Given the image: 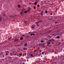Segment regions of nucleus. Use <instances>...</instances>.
Listing matches in <instances>:
<instances>
[{
  "label": "nucleus",
  "instance_id": "1",
  "mask_svg": "<svg viewBox=\"0 0 64 64\" xmlns=\"http://www.w3.org/2000/svg\"><path fill=\"white\" fill-rule=\"evenodd\" d=\"M38 23H41L43 22V21L41 20H40L38 22Z\"/></svg>",
  "mask_w": 64,
  "mask_h": 64
},
{
  "label": "nucleus",
  "instance_id": "2",
  "mask_svg": "<svg viewBox=\"0 0 64 64\" xmlns=\"http://www.w3.org/2000/svg\"><path fill=\"white\" fill-rule=\"evenodd\" d=\"M31 8L29 7H28V12H29V11H30V10H31Z\"/></svg>",
  "mask_w": 64,
  "mask_h": 64
},
{
  "label": "nucleus",
  "instance_id": "3",
  "mask_svg": "<svg viewBox=\"0 0 64 64\" xmlns=\"http://www.w3.org/2000/svg\"><path fill=\"white\" fill-rule=\"evenodd\" d=\"M35 26H34V25H32V29H34V27Z\"/></svg>",
  "mask_w": 64,
  "mask_h": 64
},
{
  "label": "nucleus",
  "instance_id": "4",
  "mask_svg": "<svg viewBox=\"0 0 64 64\" xmlns=\"http://www.w3.org/2000/svg\"><path fill=\"white\" fill-rule=\"evenodd\" d=\"M38 23H39V22H37L36 23V25L37 26H39V24H38Z\"/></svg>",
  "mask_w": 64,
  "mask_h": 64
},
{
  "label": "nucleus",
  "instance_id": "5",
  "mask_svg": "<svg viewBox=\"0 0 64 64\" xmlns=\"http://www.w3.org/2000/svg\"><path fill=\"white\" fill-rule=\"evenodd\" d=\"M28 12V11L27 10H25L24 11V13H27V12Z\"/></svg>",
  "mask_w": 64,
  "mask_h": 64
},
{
  "label": "nucleus",
  "instance_id": "6",
  "mask_svg": "<svg viewBox=\"0 0 64 64\" xmlns=\"http://www.w3.org/2000/svg\"><path fill=\"white\" fill-rule=\"evenodd\" d=\"M3 54V53L1 51H0V55H2Z\"/></svg>",
  "mask_w": 64,
  "mask_h": 64
},
{
  "label": "nucleus",
  "instance_id": "7",
  "mask_svg": "<svg viewBox=\"0 0 64 64\" xmlns=\"http://www.w3.org/2000/svg\"><path fill=\"white\" fill-rule=\"evenodd\" d=\"M20 39L21 40H22L23 39V38L22 37H21L20 38Z\"/></svg>",
  "mask_w": 64,
  "mask_h": 64
},
{
  "label": "nucleus",
  "instance_id": "8",
  "mask_svg": "<svg viewBox=\"0 0 64 64\" xmlns=\"http://www.w3.org/2000/svg\"><path fill=\"white\" fill-rule=\"evenodd\" d=\"M60 38V37L59 36H58L56 37V38L58 39H59V38Z\"/></svg>",
  "mask_w": 64,
  "mask_h": 64
},
{
  "label": "nucleus",
  "instance_id": "9",
  "mask_svg": "<svg viewBox=\"0 0 64 64\" xmlns=\"http://www.w3.org/2000/svg\"><path fill=\"white\" fill-rule=\"evenodd\" d=\"M14 41H18V39H16L15 40H14Z\"/></svg>",
  "mask_w": 64,
  "mask_h": 64
},
{
  "label": "nucleus",
  "instance_id": "10",
  "mask_svg": "<svg viewBox=\"0 0 64 64\" xmlns=\"http://www.w3.org/2000/svg\"><path fill=\"white\" fill-rule=\"evenodd\" d=\"M40 15H41V16H43V12H41Z\"/></svg>",
  "mask_w": 64,
  "mask_h": 64
},
{
  "label": "nucleus",
  "instance_id": "11",
  "mask_svg": "<svg viewBox=\"0 0 64 64\" xmlns=\"http://www.w3.org/2000/svg\"><path fill=\"white\" fill-rule=\"evenodd\" d=\"M18 8H20V5H18Z\"/></svg>",
  "mask_w": 64,
  "mask_h": 64
},
{
  "label": "nucleus",
  "instance_id": "12",
  "mask_svg": "<svg viewBox=\"0 0 64 64\" xmlns=\"http://www.w3.org/2000/svg\"><path fill=\"white\" fill-rule=\"evenodd\" d=\"M4 16V17H6V14H4L3 15Z\"/></svg>",
  "mask_w": 64,
  "mask_h": 64
},
{
  "label": "nucleus",
  "instance_id": "13",
  "mask_svg": "<svg viewBox=\"0 0 64 64\" xmlns=\"http://www.w3.org/2000/svg\"><path fill=\"white\" fill-rule=\"evenodd\" d=\"M8 59H11V57H10V56H9L8 57Z\"/></svg>",
  "mask_w": 64,
  "mask_h": 64
},
{
  "label": "nucleus",
  "instance_id": "14",
  "mask_svg": "<svg viewBox=\"0 0 64 64\" xmlns=\"http://www.w3.org/2000/svg\"><path fill=\"white\" fill-rule=\"evenodd\" d=\"M20 13L21 15H22V14H23V12H21Z\"/></svg>",
  "mask_w": 64,
  "mask_h": 64
},
{
  "label": "nucleus",
  "instance_id": "15",
  "mask_svg": "<svg viewBox=\"0 0 64 64\" xmlns=\"http://www.w3.org/2000/svg\"><path fill=\"white\" fill-rule=\"evenodd\" d=\"M61 44V42H59L58 43V45H60Z\"/></svg>",
  "mask_w": 64,
  "mask_h": 64
},
{
  "label": "nucleus",
  "instance_id": "16",
  "mask_svg": "<svg viewBox=\"0 0 64 64\" xmlns=\"http://www.w3.org/2000/svg\"><path fill=\"white\" fill-rule=\"evenodd\" d=\"M35 5H36L37 4V3L36 2H35L34 3Z\"/></svg>",
  "mask_w": 64,
  "mask_h": 64
},
{
  "label": "nucleus",
  "instance_id": "17",
  "mask_svg": "<svg viewBox=\"0 0 64 64\" xmlns=\"http://www.w3.org/2000/svg\"><path fill=\"white\" fill-rule=\"evenodd\" d=\"M36 52H38V50H35Z\"/></svg>",
  "mask_w": 64,
  "mask_h": 64
},
{
  "label": "nucleus",
  "instance_id": "18",
  "mask_svg": "<svg viewBox=\"0 0 64 64\" xmlns=\"http://www.w3.org/2000/svg\"><path fill=\"white\" fill-rule=\"evenodd\" d=\"M37 7H40V5L39 4H38L37 5Z\"/></svg>",
  "mask_w": 64,
  "mask_h": 64
},
{
  "label": "nucleus",
  "instance_id": "19",
  "mask_svg": "<svg viewBox=\"0 0 64 64\" xmlns=\"http://www.w3.org/2000/svg\"><path fill=\"white\" fill-rule=\"evenodd\" d=\"M41 42L42 43H43V42H44V40H42L41 41Z\"/></svg>",
  "mask_w": 64,
  "mask_h": 64
},
{
  "label": "nucleus",
  "instance_id": "20",
  "mask_svg": "<svg viewBox=\"0 0 64 64\" xmlns=\"http://www.w3.org/2000/svg\"><path fill=\"white\" fill-rule=\"evenodd\" d=\"M2 17H0V20H1L2 19Z\"/></svg>",
  "mask_w": 64,
  "mask_h": 64
},
{
  "label": "nucleus",
  "instance_id": "21",
  "mask_svg": "<svg viewBox=\"0 0 64 64\" xmlns=\"http://www.w3.org/2000/svg\"><path fill=\"white\" fill-rule=\"evenodd\" d=\"M26 44H24V46H26L27 45V42H26L25 43Z\"/></svg>",
  "mask_w": 64,
  "mask_h": 64
},
{
  "label": "nucleus",
  "instance_id": "22",
  "mask_svg": "<svg viewBox=\"0 0 64 64\" xmlns=\"http://www.w3.org/2000/svg\"><path fill=\"white\" fill-rule=\"evenodd\" d=\"M8 52V51H7L6 52V53H9Z\"/></svg>",
  "mask_w": 64,
  "mask_h": 64
},
{
  "label": "nucleus",
  "instance_id": "23",
  "mask_svg": "<svg viewBox=\"0 0 64 64\" xmlns=\"http://www.w3.org/2000/svg\"><path fill=\"white\" fill-rule=\"evenodd\" d=\"M34 9H36V7L35 6H34Z\"/></svg>",
  "mask_w": 64,
  "mask_h": 64
},
{
  "label": "nucleus",
  "instance_id": "24",
  "mask_svg": "<svg viewBox=\"0 0 64 64\" xmlns=\"http://www.w3.org/2000/svg\"><path fill=\"white\" fill-rule=\"evenodd\" d=\"M45 12H46V13H47V12H48L47 10L45 11Z\"/></svg>",
  "mask_w": 64,
  "mask_h": 64
},
{
  "label": "nucleus",
  "instance_id": "25",
  "mask_svg": "<svg viewBox=\"0 0 64 64\" xmlns=\"http://www.w3.org/2000/svg\"><path fill=\"white\" fill-rule=\"evenodd\" d=\"M24 23H27V21H24Z\"/></svg>",
  "mask_w": 64,
  "mask_h": 64
},
{
  "label": "nucleus",
  "instance_id": "26",
  "mask_svg": "<svg viewBox=\"0 0 64 64\" xmlns=\"http://www.w3.org/2000/svg\"><path fill=\"white\" fill-rule=\"evenodd\" d=\"M55 24H56V23H58V22H55Z\"/></svg>",
  "mask_w": 64,
  "mask_h": 64
},
{
  "label": "nucleus",
  "instance_id": "27",
  "mask_svg": "<svg viewBox=\"0 0 64 64\" xmlns=\"http://www.w3.org/2000/svg\"><path fill=\"white\" fill-rule=\"evenodd\" d=\"M30 56H33V54H30Z\"/></svg>",
  "mask_w": 64,
  "mask_h": 64
},
{
  "label": "nucleus",
  "instance_id": "28",
  "mask_svg": "<svg viewBox=\"0 0 64 64\" xmlns=\"http://www.w3.org/2000/svg\"><path fill=\"white\" fill-rule=\"evenodd\" d=\"M29 37V36L28 35L26 36V37Z\"/></svg>",
  "mask_w": 64,
  "mask_h": 64
},
{
  "label": "nucleus",
  "instance_id": "29",
  "mask_svg": "<svg viewBox=\"0 0 64 64\" xmlns=\"http://www.w3.org/2000/svg\"><path fill=\"white\" fill-rule=\"evenodd\" d=\"M51 43V42H49L48 44H50Z\"/></svg>",
  "mask_w": 64,
  "mask_h": 64
},
{
  "label": "nucleus",
  "instance_id": "30",
  "mask_svg": "<svg viewBox=\"0 0 64 64\" xmlns=\"http://www.w3.org/2000/svg\"><path fill=\"white\" fill-rule=\"evenodd\" d=\"M8 40H10L11 39V38H8Z\"/></svg>",
  "mask_w": 64,
  "mask_h": 64
},
{
  "label": "nucleus",
  "instance_id": "31",
  "mask_svg": "<svg viewBox=\"0 0 64 64\" xmlns=\"http://www.w3.org/2000/svg\"><path fill=\"white\" fill-rule=\"evenodd\" d=\"M15 59H16V60H18V58H16Z\"/></svg>",
  "mask_w": 64,
  "mask_h": 64
},
{
  "label": "nucleus",
  "instance_id": "32",
  "mask_svg": "<svg viewBox=\"0 0 64 64\" xmlns=\"http://www.w3.org/2000/svg\"><path fill=\"white\" fill-rule=\"evenodd\" d=\"M44 52H42V54H44Z\"/></svg>",
  "mask_w": 64,
  "mask_h": 64
},
{
  "label": "nucleus",
  "instance_id": "33",
  "mask_svg": "<svg viewBox=\"0 0 64 64\" xmlns=\"http://www.w3.org/2000/svg\"><path fill=\"white\" fill-rule=\"evenodd\" d=\"M62 60H64V58H62Z\"/></svg>",
  "mask_w": 64,
  "mask_h": 64
},
{
  "label": "nucleus",
  "instance_id": "34",
  "mask_svg": "<svg viewBox=\"0 0 64 64\" xmlns=\"http://www.w3.org/2000/svg\"><path fill=\"white\" fill-rule=\"evenodd\" d=\"M51 40H49V41H48V42H50V41H51Z\"/></svg>",
  "mask_w": 64,
  "mask_h": 64
},
{
  "label": "nucleus",
  "instance_id": "35",
  "mask_svg": "<svg viewBox=\"0 0 64 64\" xmlns=\"http://www.w3.org/2000/svg\"><path fill=\"white\" fill-rule=\"evenodd\" d=\"M51 31H50V32H48L46 33H50V32Z\"/></svg>",
  "mask_w": 64,
  "mask_h": 64
},
{
  "label": "nucleus",
  "instance_id": "36",
  "mask_svg": "<svg viewBox=\"0 0 64 64\" xmlns=\"http://www.w3.org/2000/svg\"><path fill=\"white\" fill-rule=\"evenodd\" d=\"M24 50H26V48H24L23 49Z\"/></svg>",
  "mask_w": 64,
  "mask_h": 64
},
{
  "label": "nucleus",
  "instance_id": "37",
  "mask_svg": "<svg viewBox=\"0 0 64 64\" xmlns=\"http://www.w3.org/2000/svg\"><path fill=\"white\" fill-rule=\"evenodd\" d=\"M33 35L34 36H35V34H33Z\"/></svg>",
  "mask_w": 64,
  "mask_h": 64
},
{
  "label": "nucleus",
  "instance_id": "38",
  "mask_svg": "<svg viewBox=\"0 0 64 64\" xmlns=\"http://www.w3.org/2000/svg\"><path fill=\"white\" fill-rule=\"evenodd\" d=\"M33 35V34H30V35Z\"/></svg>",
  "mask_w": 64,
  "mask_h": 64
},
{
  "label": "nucleus",
  "instance_id": "39",
  "mask_svg": "<svg viewBox=\"0 0 64 64\" xmlns=\"http://www.w3.org/2000/svg\"><path fill=\"white\" fill-rule=\"evenodd\" d=\"M20 56H22V54H20Z\"/></svg>",
  "mask_w": 64,
  "mask_h": 64
},
{
  "label": "nucleus",
  "instance_id": "40",
  "mask_svg": "<svg viewBox=\"0 0 64 64\" xmlns=\"http://www.w3.org/2000/svg\"><path fill=\"white\" fill-rule=\"evenodd\" d=\"M6 54V55H8V53H7Z\"/></svg>",
  "mask_w": 64,
  "mask_h": 64
},
{
  "label": "nucleus",
  "instance_id": "41",
  "mask_svg": "<svg viewBox=\"0 0 64 64\" xmlns=\"http://www.w3.org/2000/svg\"><path fill=\"white\" fill-rule=\"evenodd\" d=\"M57 10H58V8L56 9V11H57Z\"/></svg>",
  "mask_w": 64,
  "mask_h": 64
},
{
  "label": "nucleus",
  "instance_id": "42",
  "mask_svg": "<svg viewBox=\"0 0 64 64\" xmlns=\"http://www.w3.org/2000/svg\"><path fill=\"white\" fill-rule=\"evenodd\" d=\"M22 64H25V63H24V62H23V63H22Z\"/></svg>",
  "mask_w": 64,
  "mask_h": 64
},
{
  "label": "nucleus",
  "instance_id": "43",
  "mask_svg": "<svg viewBox=\"0 0 64 64\" xmlns=\"http://www.w3.org/2000/svg\"><path fill=\"white\" fill-rule=\"evenodd\" d=\"M48 45H49V44H48L47 45V46H48Z\"/></svg>",
  "mask_w": 64,
  "mask_h": 64
},
{
  "label": "nucleus",
  "instance_id": "44",
  "mask_svg": "<svg viewBox=\"0 0 64 64\" xmlns=\"http://www.w3.org/2000/svg\"><path fill=\"white\" fill-rule=\"evenodd\" d=\"M25 36V35H23L22 36Z\"/></svg>",
  "mask_w": 64,
  "mask_h": 64
},
{
  "label": "nucleus",
  "instance_id": "45",
  "mask_svg": "<svg viewBox=\"0 0 64 64\" xmlns=\"http://www.w3.org/2000/svg\"><path fill=\"white\" fill-rule=\"evenodd\" d=\"M52 15V13H51L50 14V15Z\"/></svg>",
  "mask_w": 64,
  "mask_h": 64
},
{
  "label": "nucleus",
  "instance_id": "46",
  "mask_svg": "<svg viewBox=\"0 0 64 64\" xmlns=\"http://www.w3.org/2000/svg\"><path fill=\"white\" fill-rule=\"evenodd\" d=\"M53 35H54V36H55V35H56V34H53Z\"/></svg>",
  "mask_w": 64,
  "mask_h": 64
},
{
  "label": "nucleus",
  "instance_id": "47",
  "mask_svg": "<svg viewBox=\"0 0 64 64\" xmlns=\"http://www.w3.org/2000/svg\"><path fill=\"white\" fill-rule=\"evenodd\" d=\"M12 18H14V16H12Z\"/></svg>",
  "mask_w": 64,
  "mask_h": 64
},
{
  "label": "nucleus",
  "instance_id": "48",
  "mask_svg": "<svg viewBox=\"0 0 64 64\" xmlns=\"http://www.w3.org/2000/svg\"><path fill=\"white\" fill-rule=\"evenodd\" d=\"M14 55H16V54H14Z\"/></svg>",
  "mask_w": 64,
  "mask_h": 64
},
{
  "label": "nucleus",
  "instance_id": "49",
  "mask_svg": "<svg viewBox=\"0 0 64 64\" xmlns=\"http://www.w3.org/2000/svg\"><path fill=\"white\" fill-rule=\"evenodd\" d=\"M22 12H23V10H22Z\"/></svg>",
  "mask_w": 64,
  "mask_h": 64
},
{
  "label": "nucleus",
  "instance_id": "50",
  "mask_svg": "<svg viewBox=\"0 0 64 64\" xmlns=\"http://www.w3.org/2000/svg\"><path fill=\"white\" fill-rule=\"evenodd\" d=\"M2 60H3V61H4V59H2Z\"/></svg>",
  "mask_w": 64,
  "mask_h": 64
},
{
  "label": "nucleus",
  "instance_id": "51",
  "mask_svg": "<svg viewBox=\"0 0 64 64\" xmlns=\"http://www.w3.org/2000/svg\"><path fill=\"white\" fill-rule=\"evenodd\" d=\"M63 43V44H64V42H63V43Z\"/></svg>",
  "mask_w": 64,
  "mask_h": 64
},
{
  "label": "nucleus",
  "instance_id": "52",
  "mask_svg": "<svg viewBox=\"0 0 64 64\" xmlns=\"http://www.w3.org/2000/svg\"><path fill=\"white\" fill-rule=\"evenodd\" d=\"M22 10H23V11H24V9H23Z\"/></svg>",
  "mask_w": 64,
  "mask_h": 64
},
{
  "label": "nucleus",
  "instance_id": "53",
  "mask_svg": "<svg viewBox=\"0 0 64 64\" xmlns=\"http://www.w3.org/2000/svg\"><path fill=\"white\" fill-rule=\"evenodd\" d=\"M55 13H56V11H55Z\"/></svg>",
  "mask_w": 64,
  "mask_h": 64
},
{
  "label": "nucleus",
  "instance_id": "54",
  "mask_svg": "<svg viewBox=\"0 0 64 64\" xmlns=\"http://www.w3.org/2000/svg\"><path fill=\"white\" fill-rule=\"evenodd\" d=\"M53 40L54 41V40Z\"/></svg>",
  "mask_w": 64,
  "mask_h": 64
},
{
  "label": "nucleus",
  "instance_id": "55",
  "mask_svg": "<svg viewBox=\"0 0 64 64\" xmlns=\"http://www.w3.org/2000/svg\"><path fill=\"white\" fill-rule=\"evenodd\" d=\"M52 40H53L54 39H52Z\"/></svg>",
  "mask_w": 64,
  "mask_h": 64
},
{
  "label": "nucleus",
  "instance_id": "56",
  "mask_svg": "<svg viewBox=\"0 0 64 64\" xmlns=\"http://www.w3.org/2000/svg\"><path fill=\"white\" fill-rule=\"evenodd\" d=\"M28 33H30V32H28Z\"/></svg>",
  "mask_w": 64,
  "mask_h": 64
},
{
  "label": "nucleus",
  "instance_id": "57",
  "mask_svg": "<svg viewBox=\"0 0 64 64\" xmlns=\"http://www.w3.org/2000/svg\"><path fill=\"white\" fill-rule=\"evenodd\" d=\"M10 38H11H11H11V37H10Z\"/></svg>",
  "mask_w": 64,
  "mask_h": 64
},
{
  "label": "nucleus",
  "instance_id": "58",
  "mask_svg": "<svg viewBox=\"0 0 64 64\" xmlns=\"http://www.w3.org/2000/svg\"><path fill=\"white\" fill-rule=\"evenodd\" d=\"M57 34H59V33H57Z\"/></svg>",
  "mask_w": 64,
  "mask_h": 64
},
{
  "label": "nucleus",
  "instance_id": "59",
  "mask_svg": "<svg viewBox=\"0 0 64 64\" xmlns=\"http://www.w3.org/2000/svg\"><path fill=\"white\" fill-rule=\"evenodd\" d=\"M44 34H46V33H44Z\"/></svg>",
  "mask_w": 64,
  "mask_h": 64
},
{
  "label": "nucleus",
  "instance_id": "60",
  "mask_svg": "<svg viewBox=\"0 0 64 64\" xmlns=\"http://www.w3.org/2000/svg\"><path fill=\"white\" fill-rule=\"evenodd\" d=\"M40 44H41V43H40Z\"/></svg>",
  "mask_w": 64,
  "mask_h": 64
},
{
  "label": "nucleus",
  "instance_id": "61",
  "mask_svg": "<svg viewBox=\"0 0 64 64\" xmlns=\"http://www.w3.org/2000/svg\"><path fill=\"white\" fill-rule=\"evenodd\" d=\"M22 64V63H21L20 64Z\"/></svg>",
  "mask_w": 64,
  "mask_h": 64
},
{
  "label": "nucleus",
  "instance_id": "62",
  "mask_svg": "<svg viewBox=\"0 0 64 64\" xmlns=\"http://www.w3.org/2000/svg\"><path fill=\"white\" fill-rule=\"evenodd\" d=\"M54 63H55V62H54Z\"/></svg>",
  "mask_w": 64,
  "mask_h": 64
},
{
  "label": "nucleus",
  "instance_id": "63",
  "mask_svg": "<svg viewBox=\"0 0 64 64\" xmlns=\"http://www.w3.org/2000/svg\"><path fill=\"white\" fill-rule=\"evenodd\" d=\"M41 57H42V56H41Z\"/></svg>",
  "mask_w": 64,
  "mask_h": 64
},
{
  "label": "nucleus",
  "instance_id": "64",
  "mask_svg": "<svg viewBox=\"0 0 64 64\" xmlns=\"http://www.w3.org/2000/svg\"><path fill=\"white\" fill-rule=\"evenodd\" d=\"M36 54H38V53H36Z\"/></svg>",
  "mask_w": 64,
  "mask_h": 64
}]
</instances>
